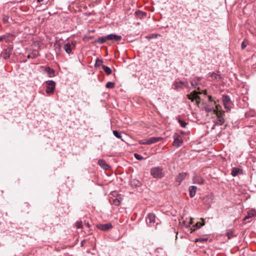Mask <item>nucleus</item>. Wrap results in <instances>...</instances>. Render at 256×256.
I'll return each mask as SVG.
<instances>
[{
    "instance_id": "obj_2",
    "label": "nucleus",
    "mask_w": 256,
    "mask_h": 256,
    "mask_svg": "<svg viewBox=\"0 0 256 256\" xmlns=\"http://www.w3.org/2000/svg\"><path fill=\"white\" fill-rule=\"evenodd\" d=\"M202 94L200 92H196L194 90L190 94H188V98L192 102H194V100L196 101V104L198 106L200 103V97L198 96L200 94Z\"/></svg>"
},
{
    "instance_id": "obj_23",
    "label": "nucleus",
    "mask_w": 256,
    "mask_h": 256,
    "mask_svg": "<svg viewBox=\"0 0 256 256\" xmlns=\"http://www.w3.org/2000/svg\"><path fill=\"white\" fill-rule=\"evenodd\" d=\"M130 184L132 186H140L141 185L140 182L136 179L132 180L130 181Z\"/></svg>"
},
{
    "instance_id": "obj_16",
    "label": "nucleus",
    "mask_w": 256,
    "mask_h": 256,
    "mask_svg": "<svg viewBox=\"0 0 256 256\" xmlns=\"http://www.w3.org/2000/svg\"><path fill=\"white\" fill-rule=\"evenodd\" d=\"M194 183L199 184H204V180L203 178L198 176H195L193 178Z\"/></svg>"
},
{
    "instance_id": "obj_26",
    "label": "nucleus",
    "mask_w": 256,
    "mask_h": 256,
    "mask_svg": "<svg viewBox=\"0 0 256 256\" xmlns=\"http://www.w3.org/2000/svg\"><path fill=\"white\" fill-rule=\"evenodd\" d=\"M190 84L193 88H196L200 84V83L196 81V79H192L190 80Z\"/></svg>"
},
{
    "instance_id": "obj_34",
    "label": "nucleus",
    "mask_w": 256,
    "mask_h": 256,
    "mask_svg": "<svg viewBox=\"0 0 256 256\" xmlns=\"http://www.w3.org/2000/svg\"><path fill=\"white\" fill-rule=\"evenodd\" d=\"M8 16H4L2 17V20L4 22V24H8Z\"/></svg>"
},
{
    "instance_id": "obj_10",
    "label": "nucleus",
    "mask_w": 256,
    "mask_h": 256,
    "mask_svg": "<svg viewBox=\"0 0 256 256\" xmlns=\"http://www.w3.org/2000/svg\"><path fill=\"white\" fill-rule=\"evenodd\" d=\"M97 228L100 230L102 231H106L112 228V225L110 223L104 224H100L97 225Z\"/></svg>"
},
{
    "instance_id": "obj_14",
    "label": "nucleus",
    "mask_w": 256,
    "mask_h": 256,
    "mask_svg": "<svg viewBox=\"0 0 256 256\" xmlns=\"http://www.w3.org/2000/svg\"><path fill=\"white\" fill-rule=\"evenodd\" d=\"M197 187L194 186H190L188 188L189 194L191 198L194 196L196 194Z\"/></svg>"
},
{
    "instance_id": "obj_22",
    "label": "nucleus",
    "mask_w": 256,
    "mask_h": 256,
    "mask_svg": "<svg viewBox=\"0 0 256 256\" xmlns=\"http://www.w3.org/2000/svg\"><path fill=\"white\" fill-rule=\"evenodd\" d=\"M102 68L104 70V71L108 75H110V74L112 73V70L108 66H104V65H102Z\"/></svg>"
},
{
    "instance_id": "obj_19",
    "label": "nucleus",
    "mask_w": 256,
    "mask_h": 256,
    "mask_svg": "<svg viewBox=\"0 0 256 256\" xmlns=\"http://www.w3.org/2000/svg\"><path fill=\"white\" fill-rule=\"evenodd\" d=\"M106 36H101L96 40L94 42L95 43H98L100 44H102L107 41Z\"/></svg>"
},
{
    "instance_id": "obj_3",
    "label": "nucleus",
    "mask_w": 256,
    "mask_h": 256,
    "mask_svg": "<svg viewBox=\"0 0 256 256\" xmlns=\"http://www.w3.org/2000/svg\"><path fill=\"white\" fill-rule=\"evenodd\" d=\"M223 104L226 111L230 110L232 104L230 97L228 95H223L222 97Z\"/></svg>"
},
{
    "instance_id": "obj_30",
    "label": "nucleus",
    "mask_w": 256,
    "mask_h": 256,
    "mask_svg": "<svg viewBox=\"0 0 256 256\" xmlns=\"http://www.w3.org/2000/svg\"><path fill=\"white\" fill-rule=\"evenodd\" d=\"M112 204L116 206H118L120 204V200L118 198H116L113 200Z\"/></svg>"
},
{
    "instance_id": "obj_24",
    "label": "nucleus",
    "mask_w": 256,
    "mask_h": 256,
    "mask_svg": "<svg viewBox=\"0 0 256 256\" xmlns=\"http://www.w3.org/2000/svg\"><path fill=\"white\" fill-rule=\"evenodd\" d=\"M224 111L223 110H219L216 111V110H214V113L215 114L217 117H222L224 118Z\"/></svg>"
},
{
    "instance_id": "obj_33",
    "label": "nucleus",
    "mask_w": 256,
    "mask_h": 256,
    "mask_svg": "<svg viewBox=\"0 0 256 256\" xmlns=\"http://www.w3.org/2000/svg\"><path fill=\"white\" fill-rule=\"evenodd\" d=\"M102 62H103L102 60L97 59L96 62L95 66H100L102 64Z\"/></svg>"
},
{
    "instance_id": "obj_38",
    "label": "nucleus",
    "mask_w": 256,
    "mask_h": 256,
    "mask_svg": "<svg viewBox=\"0 0 256 256\" xmlns=\"http://www.w3.org/2000/svg\"><path fill=\"white\" fill-rule=\"evenodd\" d=\"M134 157L136 158V159H137L138 160H142L144 159L143 156H140L138 154H134Z\"/></svg>"
},
{
    "instance_id": "obj_28",
    "label": "nucleus",
    "mask_w": 256,
    "mask_h": 256,
    "mask_svg": "<svg viewBox=\"0 0 256 256\" xmlns=\"http://www.w3.org/2000/svg\"><path fill=\"white\" fill-rule=\"evenodd\" d=\"M115 84L113 82H108L106 84V86L108 88H112L114 87Z\"/></svg>"
},
{
    "instance_id": "obj_47",
    "label": "nucleus",
    "mask_w": 256,
    "mask_h": 256,
    "mask_svg": "<svg viewBox=\"0 0 256 256\" xmlns=\"http://www.w3.org/2000/svg\"><path fill=\"white\" fill-rule=\"evenodd\" d=\"M38 2H41L44 1V0H37Z\"/></svg>"
},
{
    "instance_id": "obj_21",
    "label": "nucleus",
    "mask_w": 256,
    "mask_h": 256,
    "mask_svg": "<svg viewBox=\"0 0 256 256\" xmlns=\"http://www.w3.org/2000/svg\"><path fill=\"white\" fill-rule=\"evenodd\" d=\"M135 14H136V16L138 18H142L146 16V12L140 11V10L136 11L135 12Z\"/></svg>"
},
{
    "instance_id": "obj_17",
    "label": "nucleus",
    "mask_w": 256,
    "mask_h": 256,
    "mask_svg": "<svg viewBox=\"0 0 256 256\" xmlns=\"http://www.w3.org/2000/svg\"><path fill=\"white\" fill-rule=\"evenodd\" d=\"M186 172L180 173L177 176L176 181L178 182V184L186 178Z\"/></svg>"
},
{
    "instance_id": "obj_49",
    "label": "nucleus",
    "mask_w": 256,
    "mask_h": 256,
    "mask_svg": "<svg viewBox=\"0 0 256 256\" xmlns=\"http://www.w3.org/2000/svg\"><path fill=\"white\" fill-rule=\"evenodd\" d=\"M192 218H190V224H192Z\"/></svg>"
},
{
    "instance_id": "obj_45",
    "label": "nucleus",
    "mask_w": 256,
    "mask_h": 256,
    "mask_svg": "<svg viewBox=\"0 0 256 256\" xmlns=\"http://www.w3.org/2000/svg\"><path fill=\"white\" fill-rule=\"evenodd\" d=\"M194 79H196V81H197L198 82H199V83H200V80H201V79H202V78H200V77H198V76H196V77H195Z\"/></svg>"
},
{
    "instance_id": "obj_18",
    "label": "nucleus",
    "mask_w": 256,
    "mask_h": 256,
    "mask_svg": "<svg viewBox=\"0 0 256 256\" xmlns=\"http://www.w3.org/2000/svg\"><path fill=\"white\" fill-rule=\"evenodd\" d=\"M98 164L104 170H108L109 168L108 164L103 160H100L98 161Z\"/></svg>"
},
{
    "instance_id": "obj_36",
    "label": "nucleus",
    "mask_w": 256,
    "mask_h": 256,
    "mask_svg": "<svg viewBox=\"0 0 256 256\" xmlns=\"http://www.w3.org/2000/svg\"><path fill=\"white\" fill-rule=\"evenodd\" d=\"M46 71L49 74L51 75L52 74L54 73V71L53 70L51 69L50 67H47L46 68Z\"/></svg>"
},
{
    "instance_id": "obj_20",
    "label": "nucleus",
    "mask_w": 256,
    "mask_h": 256,
    "mask_svg": "<svg viewBox=\"0 0 256 256\" xmlns=\"http://www.w3.org/2000/svg\"><path fill=\"white\" fill-rule=\"evenodd\" d=\"M204 222H198L196 224L192 226V227L191 228L192 232L200 228L201 226H204Z\"/></svg>"
},
{
    "instance_id": "obj_46",
    "label": "nucleus",
    "mask_w": 256,
    "mask_h": 256,
    "mask_svg": "<svg viewBox=\"0 0 256 256\" xmlns=\"http://www.w3.org/2000/svg\"><path fill=\"white\" fill-rule=\"evenodd\" d=\"M203 93H204V94H206H206H207L206 90H204V92H203Z\"/></svg>"
},
{
    "instance_id": "obj_48",
    "label": "nucleus",
    "mask_w": 256,
    "mask_h": 256,
    "mask_svg": "<svg viewBox=\"0 0 256 256\" xmlns=\"http://www.w3.org/2000/svg\"><path fill=\"white\" fill-rule=\"evenodd\" d=\"M116 194V192H112V194L113 196H114V194Z\"/></svg>"
},
{
    "instance_id": "obj_32",
    "label": "nucleus",
    "mask_w": 256,
    "mask_h": 256,
    "mask_svg": "<svg viewBox=\"0 0 256 256\" xmlns=\"http://www.w3.org/2000/svg\"><path fill=\"white\" fill-rule=\"evenodd\" d=\"M114 135L117 138H121V134L117 130H114L112 132Z\"/></svg>"
},
{
    "instance_id": "obj_9",
    "label": "nucleus",
    "mask_w": 256,
    "mask_h": 256,
    "mask_svg": "<svg viewBox=\"0 0 256 256\" xmlns=\"http://www.w3.org/2000/svg\"><path fill=\"white\" fill-rule=\"evenodd\" d=\"M174 86L176 89L181 88L183 86L188 87V82L187 81L175 82L174 83Z\"/></svg>"
},
{
    "instance_id": "obj_6",
    "label": "nucleus",
    "mask_w": 256,
    "mask_h": 256,
    "mask_svg": "<svg viewBox=\"0 0 256 256\" xmlns=\"http://www.w3.org/2000/svg\"><path fill=\"white\" fill-rule=\"evenodd\" d=\"M75 46L76 42L72 41L71 43L68 42L65 44L64 49L67 54H70L72 52V50L75 48Z\"/></svg>"
},
{
    "instance_id": "obj_8",
    "label": "nucleus",
    "mask_w": 256,
    "mask_h": 256,
    "mask_svg": "<svg viewBox=\"0 0 256 256\" xmlns=\"http://www.w3.org/2000/svg\"><path fill=\"white\" fill-rule=\"evenodd\" d=\"M13 36V34L10 33H7L6 34L0 36V42L4 40L6 42H10L12 40V38Z\"/></svg>"
},
{
    "instance_id": "obj_15",
    "label": "nucleus",
    "mask_w": 256,
    "mask_h": 256,
    "mask_svg": "<svg viewBox=\"0 0 256 256\" xmlns=\"http://www.w3.org/2000/svg\"><path fill=\"white\" fill-rule=\"evenodd\" d=\"M242 169H240L238 168H234L232 169L231 174L233 176H237L239 174H242Z\"/></svg>"
},
{
    "instance_id": "obj_1",
    "label": "nucleus",
    "mask_w": 256,
    "mask_h": 256,
    "mask_svg": "<svg viewBox=\"0 0 256 256\" xmlns=\"http://www.w3.org/2000/svg\"><path fill=\"white\" fill-rule=\"evenodd\" d=\"M150 174L154 178H160L164 176L162 168L160 167H154L151 169Z\"/></svg>"
},
{
    "instance_id": "obj_13",
    "label": "nucleus",
    "mask_w": 256,
    "mask_h": 256,
    "mask_svg": "<svg viewBox=\"0 0 256 256\" xmlns=\"http://www.w3.org/2000/svg\"><path fill=\"white\" fill-rule=\"evenodd\" d=\"M163 139L162 137H152L148 138V144L156 143Z\"/></svg>"
},
{
    "instance_id": "obj_39",
    "label": "nucleus",
    "mask_w": 256,
    "mask_h": 256,
    "mask_svg": "<svg viewBox=\"0 0 256 256\" xmlns=\"http://www.w3.org/2000/svg\"><path fill=\"white\" fill-rule=\"evenodd\" d=\"M76 227L77 228H82V222H78L76 224Z\"/></svg>"
},
{
    "instance_id": "obj_35",
    "label": "nucleus",
    "mask_w": 256,
    "mask_h": 256,
    "mask_svg": "<svg viewBox=\"0 0 256 256\" xmlns=\"http://www.w3.org/2000/svg\"><path fill=\"white\" fill-rule=\"evenodd\" d=\"M210 76L214 80L218 79L220 78V76L218 74H217L214 72L210 74Z\"/></svg>"
},
{
    "instance_id": "obj_40",
    "label": "nucleus",
    "mask_w": 256,
    "mask_h": 256,
    "mask_svg": "<svg viewBox=\"0 0 256 256\" xmlns=\"http://www.w3.org/2000/svg\"><path fill=\"white\" fill-rule=\"evenodd\" d=\"M139 142L140 144H147L148 140L144 139V140H140Z\"/></svg>"
},
{
    "instance_id": "obj_42",
    "label": "nucleus",
    "mask_w": 256,
    "mask_h": 256,
    "mask_svg": "<svg viewBox=\"0 0 256 256\" xmlns=\"http://www.w3.org/2000/svg\"><path fill=\"white\" fill-rule=\"evenodd\" d=\"M246 46V44H245L244 42H243L241 45L242 49V50L244 49Z\"/></svg>"
},
{
    "instance_id": "obj_25",
    "label": "nucleus",
    "mask_w": 256,
    "mask_h": 256,
    "mask_svg": "<svg viewBox=\"0 0 256 256\" xmlns=\"http://www.w3.org/2000/svg\"><path fill=\"white\" fill-rule=\"evenodd\" d=\"M224 122L225 120L224 118L217 117V118L216 120V124L221 126L224 124Z\"/></svg>"
},
{
    "instance_id": "obj_41",
    "label": "nucleus",
    "mask_w": 256,
    "mask_h": 256,
    "mask_svg": "<svg viewBox=\"0 0 256 256\" xmlns=\"http://www.w3.org/2000/svg\"><path fill=\"white\" fill-rule=\"evenodd\" d=\"M208 98V100H209L210 102L212 103L214 102V104H216V102L213 100L212 98V96H209Z\"/></svg>"
},
{
    "instance_id": "obj_29",
    "label": "nucleus",
    "mask_w": 256,
    "mask_h": 256,
    "mask_svg": "<svg viewBox=\"0 0 256 256\" xmlns=\"http://www.w3.org/2000/svg\"><path fill=\"white\" fill-rule=\"evenodd\" d=\"M226 234L228 236V239H230L234 236V232L232 230H229L226 232Z\"/></svg>"
},
{
    "instance_id": "obj_27",
    "label": "nucleus",
    "mask_w": 256,
    "mask_h": 256,
    "mask_svg": "<svg viewBox=\"0 0 256 256\" xmlns=\"http://www.w3.org/2000/svg\"><path fill=\"white\" fill-rule=\"evenodd\" d=\"M205 110L207 112H213L214 110V104L212 106L207 105L204 108Z\"/></svg>"
},
{
    "instance_id": "obj_11",
    "label": "nucleus",
    "mask_w": 256,
    "mask_h": 256,
    "mask_svg": "<svg viewBox=\"0 0 256 256\" xmlns=\"http://www.w3.org/2000/svg\"><path fill=\"white\" fill-rule=\"evenodd\" d=\"M108 40L120 41L122 38V36L115 34H110L106 36Z\"/></svg>"
},
{
    "instance_id": "obj_31",
    "label": "nucleus",
    "mask_w": 256,
    "mask_h": 256,
    "mask_svg": "<svg viewBox=\"0 0 256 256\" xmlns=\"http://www.w3.org/2000/svg\"><path fill=\"white\" fill-rule=\"evenodd\" d=\"M178 122L182 127L184 128L186 127V126L187 125V123L186 122H184V120H182L180 119H179Z\"/></svg>"
},
{
    "instance_id": "obj_12",
    "label": "nucleus",
    "mask_w": 256,
    "mask_h": 256,
    "mask_svg": "<svg viewBox=\"0 0 256 256\" xmlns=\"http://www.w3.org/2000/svg\"><path fill=\"white\" fill-rule=\"evenodd\" d=\"M256 215V210H251L247 212L246 215L244 218L243 220L246 221L250 218H252Z\"/></svg>"
},
{
    "instance_id": "obj_4",
    "label": "nucleus",
    "mask_w": 256,
    "mask_h": 256,
    "mask_svg": "<svg viewBox=\"0 0 256 256\" xmlns=\"http://www.w3.org/2000/svg\"><path fill=\"white\" fill-rule=\"evenodd\" d=\"M46 94L49 95L52 94L55 89L56 82L53 80H48L46 82Z\"/></svg>"
},
{
    "instance_id": "obj_43",
    "label": "nucleus",
    "mask_w": 256,
    "mask_h": 256,
    "mask_svg": "<svg viewBox=\"0 0 256 256\" xmlns=\"http://www.w3.org/2000/svg\"><path fill=\"white\" fill-rule=\"evenodd\" d=\"M216 104V108H214V110H216V111H219V108H221V106L220 104Z\"/></svg>"
},
{
    "instance_id": "obj_44",
    "label": "nucleus",
    "mask_w": 256,
    "mask_h": 256,
    "mask_svg": "<svg viewBox=\"0 0 256 256\" xmlns=\"http://www.w3.org/2000/svg\"><path fill=\"white\" fill-rule=\"evenodd\" d=\"M160 36L159 34H153L152 36H148L149 38H157L158 36Z\"/></svg>"
},
{
    "instance_id": "obj_7",
    "label": "nucleus",
    "mask_w": 256,
    "mask_h": 256,
    "mask_svg": "<svg viewBox=\"0 0 256 256\" xmlns=\"http://www.w3.org/2000/svg\"><path fill=\"white\" fill-rule=\"evenodd\" d=\"M155 218L156 216L154 214H148L146 218L147 224L150 226H152L156 222Z\"/></svg>"
},
{
    "instance_id": "obj_5",
    "label": "nucleus",
    "mask_w": 256,
    "mask_h": 256,
    "mask_svg": "<svg viewBox=\"0 0 256 256\" xmlns=\"http://www.w3.org/2000/svg\"><path fill=\"white\" fill-rule=\"evenodd\" d=\"M174 140L172 142V145L178 148L182 146L183 142V140L180 136L177 134H175L174 136Z\"/></svg>"
},
{
    "instance_id": "obj_50",
    "label": "nucleus",
    "mask_w": 256,
    "mask_h": 256,
    "mask_svg": "<svg viewBox=\"0 0 256 256\" xmlns=\"http://www.w3.org/2000/svg\"><path fill=\"white\" fill-rule=\"evenodd\" d=\"M84 242V240H83V241H82V242H81L82 245V244H83V242Z\"/></svg>"
},
{
    "instance_id": "obj_37",
    "label": "nucleus",
    "mask_w": 256,
    "mask_h": 256,
    "mask_svg": "<svg viewBox=\"0 0 256 256\" xmlns=\"http://www.w3.org/2000/svg\"><path fill=\"white\" fill-rule=\"evenodd\" d=\"M208 240V238H197L196 240V242H207Z\"/></svg>"
}]
</instances>
